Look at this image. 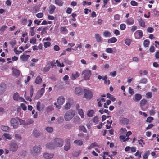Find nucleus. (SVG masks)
<instances>
[{
    "label": "nucleus",
    "mask_w": 159,
    "mask_h": 159,
    "mask_svg": "<svg viewBox=\"0 0 159 159\" xmlns=\"http://www.w3.org/2000/svg\"><path fill=\"white\" fill-rule=\"evenodd\" d=\"M75 112L74 111L70 110L66 112L65 114L64 118L66 121H69L74 116Z\"/></svg>",
    "instance_id": "nucleus-1"
},
{
    "label": "nucleus",
    "mask_w": 159,
    "mask_h": 159,
    "mask_svg": "<svg viewBox=\"0 0 159 159\" xmlns=\"http://www.w3.org/2000/svg\"><path fill=\"white\" fill-rule=\"evenodd\" d=\"M91 75V70L88 69L84 70L82 72V75H83L84 79L86 80H89Z\"/></svg>",
    "instance_id": "nucleus-2"
},
{
    "label": "nucleus",
    "mask_w": 159,
    "mask_h": 159,
    "mask_svg": "<svg viewBox=\"0 0 159 159\" xmlns=\"http://www.w3.org/2000/svg\"><path fill=\"white\" fill-rule=\"evenodd\" d=\"M64 141L61 138H56L54 140V143L56 147H61L63 144Z\"/></svg>",
    "instance_id": "nucleus-3"
},
{
    "label": "nucleus",
    "mask_w": 159,
    "mask_h": 159,
    "mask_svg": "<svg viewBox=\"0 0 159 159\" xmlns=\"http://www.w3.org/2000/svg\"><path fill=\"white\" fill-rule=\"evenodd\" d=\"M41 149V146H35L33 147V150L31 152V153L34 156L36 154L40 152Z\"/></svg>",
    "instance_id": "nucleus-4"
},
{
    "label": "nucleus",
    "mask_w": 159,
    "mask_h": 159,
    "mask_svg": "<svg viewBox=\"0 0 159 159\" xmlns=\"http://www.w3.org/2000/svg\"><path fill=\"white\" fill-rule=\"evenodd\" d=\"M18 148V146L17 143L14 142H11L9 145V149L10 151L15 152L17 150Z\"/></svg>",
    "instance_id": "nucleus-5"
},
{
    "label": "nucleus",
    "mask_w": 159,
    "mask_h": 159,
    "mask_svg": "<svg viewBox=\"0 0 159 159\" xmlns=\"http://www.w3.org/2000/svg\"><path fill=\"white\" fill-rule=\"evenodd\" d=\"M84 97L86 99H90L92 97V93L91 90L84 89Z\"/></svg>",
    "instance_id": "nucleus-6"
},
{
    "label": "nucleus",
    "mask_w": 159,
    "mask_h": 159,
    "mask_svg": "<svg viewBox=\"0 0 159 159\" xmlns=\"http://www.w3.org/2000/svg\"><path fill=\"white\" fill-rule=\"evenodd\" d=\"M143 31L140 30H137L134 34L135 38L137 39L141 38L143 36Z\"/></svg>",
    "instance_id": "nucleus-7"
},
{
    "label": "nucleus",
    "mask_w": 159,
    "mask_h": 159,
    "mask_svg": "<svg viewBox=\"0 0 159 159\" xmlns=\"http://www.w3.org/2000/svg\"><path fill=\"white\" fill-rule=\"evenodd\" d=\"M11 123L14 129H16L18 126V123L17 120L15 118H12L11 119Z\"/></svg>",
    "instance_id": "nucleus-8"
},
{
    "label": "nucleus",
    "mask_w": 159,
    "mask_h": 159,
    "mask_svg": "<svg viewBox=\"0 0 159 159\" xmlns=\"http://www.w3.org/2000/svg\"><path fill=\"white\" fill-rule=\"evenodd\" d=\"M70 139H66V143L64 147V149L66 151H67L70 148Z\"/></svg>",
    "instance_id": "nucleus-9"
},
{
    "label": "nucleus",
    "mask_w": 159,
    "mask_h": 159,
    "mask_svg": "<svg viewBox=\"0 0 159 159\" xmlns=\"http://www.w3.org/2000/svg\"><path fill=\"white\" fill-rule=\"evenodd\" d=\"M134 20L133 17L127 18L125 21V23L127 25H131L134 23Z\"/></svg>",
    "instance_id": "nucleus-10"
},
{
    "label": "nucleus",
    "mask_w": 159,
    "mask_h": 159,
    "mask_svg": "<svg viewBox=\"0 0 159 159\" xmlns=\"http://www.w3.org/2000/svg\"><path fill=\"white\" fill-rule=\"evenodd\" d=\"M46 147L47 148L50 149H54L56 147L54 143L52 142L48 143L46 145Z\"/></svg>",
    "instance_id": "nucleus-11"
},
{
    "label": "nucleus",
    "mask_w": 159,
    "mask_h": 159,
    "mask_svg": "<svg viewBox=\"0 0 159 159\" xmlns=\"http://www.w3.org/2000/svg\"><path fill=\"white\" fill-rule=\"evenodd\" d=\"M75 93L79 95L82 94L83 93V89L80 87H76L75 89Z\"/></svg>",
    "instance_id": "nucleus-12"
},
{
    "label": "nucleus",
    "mask_w": 159,
    "mask_h": 159,
    "mask_svg": "<svg viewBox=\"0 0 159 159\" xmlns=\"http://www.w3.org/2000/svg\"><path fill=\"white\" fill-rule=\"evenodd\" d=\"M65 98L64 97L61 96L59 97L57 100V102L58 104L62 105L64 102Z\"/></svg>",
    "instance_id": "nucleus-13"
},
{
    "label": "nucleus",
    "mask_w": 159,
    "mask_h": 159,
    "mask_svg": "<svg viewBox=\"0 0 159 159\" xmlns=\"http://www.w3.org/2000/svg\"><path fill=\"white\" fill-rule=\"evenodd\" d=\"M6 87V84L4 83L0 84V94H2L4 92Z\"/></svg>",
    "instance_id": "nucleus-14"
},
{
    "label": "nucleus",
    "mask_w": 159,
    "mask_h": 159,
    "mask_svg": "<svg viewBox=\"0 0 159 159\" xmlns=\"http://www.w3.org/2000/svg\"><path fill=\"white\" fill-rule=\"evenodd\" d=\"M44 157L46 159H50L52 158L54 156V154H49L47 153H45L43 155Z\"/></svg>",
    "instance_id": "nucleus-15"
},
{
    "label": "nucleus",
    "mask_w": 159,
    "mask_h": 159,
    "mask_svg": "<svg viewBox=\"0 0 159 159\" xmlns=\"http://www.w3.org/2000/svg\"><path fill=\"white\" fill-rule=\"evenodd\" d=\"M31 51H25L24 53V54L21 55L20 56V58L23 60V61H25V60H27L28 59V57L30 56L29 55H25L24 54L25 53L27 52H30Z\"/></svg>",
    "instance_id": "nucleus-16"
},
{
    "label": "nucleus",
    "mask_w": 159,
    "mask_h": 159,
    "mask_svg": "<svg viewBox=\"0 0 159 159\" xmlns=\"http://www.w3.org/2000/svg\"><path fill=\"white\" fill-rule=\"evenodd\" d=\"M129 121L128 119L125 118H122L120 120V123L124 125H127L129 123Z\"/></svg>",
    "instance_id": "nucleus-17"
},
{
    "label": "nucleus",
    "mask_w": 159,
    "mask_h": 159,
    "mask_svg": "<svg viewBox=\"0 0 159 159\" xmlns=\"http://www.w3.org/2000/svg\"><path fill=\"white\" fill-rule=\"evenodd\" d=\"M56 7L53 5L51 4L50 6L48 11L49 13L50 14L53 13Z\"/></svg>",
    "instance_id": "nucleus-18"
},
{
    "label": "nucleus",
    "mask_w": 159,
    "mask_h": 159,
    "mask_svg": "<svg viewBox=\"0 0 159 159\" xmlns=\"http://www.w3.org/2000/svg\"><path fill=\"white\" fill-rule=\"evenodd\" d=\"M45 91L44 88H42L38 92L37 96H38V98H39L41 97Z\"/></svg>",
    "instance_id": "nucleus-19"
},
{
    "label": "nucleus",
    "mask_w": 159,
    "mask_h": 159,
    "mask_svg": "<svg viewBox=\"0 0 159 159\" xmlns=\"http://www.w3.org/2000/svg\"><path fill=\"white\" fill-rule=\"evenodd\" d=\"M94 113V111L93 110H89L87 111V115L88 117H92Z\"/></svg>",
    "instance_id": "nucleus-20"
},
{
    "label": "nucleus",
    "mask_w": 159,
    "mask_h": 159,
    "mask_svg": "<svg viewBox=\"0 0 159 159\" xmlns=\"http://www.w3.org/2000/svg\"><path fill=\"white\" fill-rule=\"evenodd\" d=\"M95 38L96 39V41L98 42H102V39L101 36L99 34H95Z\"/></svg>",
    "instance_id": "nucleus-21"
},
{
    "label": "nucleus",
    "mask_w": 159,
    "mask_h": 159,
    "mask_svg": "<svg viewBox=\"0 0 159 159\" xmlns=\"http://www.w3.org/2000/svg\"><path fill=\"white\" fill-rule=\"evenodd\" d=\"M117 39L115 37H113L110 38L108 40V43H114L116 42Z\"/></svg>",
    "instance_id": "nucleus-22"
},
{
    "label": "nucleus",
    "mask_w": 159,
    "mask_h": 159,
    "mask_svg": "<svg viewBox=\"0 0 159 159\" xmlns=\"http://www.w3.org/2000/svg\"><path fill=\"white\" fill-rule=\"evenodd\" d=\"M139 23L140 26L142 27H145V22L142 19L139 20Z\"/></svg>",
    "instance_id": "nucleus-23"
},
{
    "label": "nucleus",
    "mask_w": 159,
    "mask_h": 159,
    "mask_svg": "<svg viewBox=\"0 0 159 159\" xmlns=\"http://www.w3.org/2000/svg\"><path fill=\"white\" fill-rule=\"evenodd\" d=\"M74 143L78 146H81L83 144V142L81 140H76L74 142Z\"/></svg>",
    "instance_id": "nucleus-24"
},
{
    "label": "nucleus",
    "mask_w": 159,
    "mask_h": 159,
    "mask_svg": "<svg viewBox=\"0 0 159 159\" xmlns=\"http://www.w3.org/2000/svg\"><path fill=\"white\" fill-rule=\"evenodd\" d=\"M12 74L13 75L15 76H18L20 74L19 70L16 69H15L13 70Z\"/></svg>",
    "instance_id": "nucleus-25"
},
{
    "label": "nucleus",
    "mask_w": 159,
    "mask_h": 159,
    "mask_svg": "<svg viewBox=\"0 0 159 159\" xmlns=\"http://www.w3.org/2000/svg\"><path fill=\"white\" fill-rule=\"evenodd\" d=\"M55 4L59 6H61L63 4V2L61 0H55Z\"/></svg>",
    "instance_id": "nucleus-26"
},
{
    "label": "nucleus",
    "mask_w": 159,
    "mask_h": 159,
    "mask_svg": "<svg viewBox=\"0 0 159 159\" xmlns=\"http://www.w3.org/2000/svg\"><path fill=\"white\" fill-rule=\"evenodd\" d=\"M80 76V74L78 72H77L75 74H73L72 75L71 79L73 80Z\"/></svg>",
    "instance_id": "nucleus-27"
},
{
    "label": "nucleus",
    "mask_w": 159,
    "mask_h": 159,
    "mask_svg": "<svg viewBox=\"0 0 159 159\" xmlns=\"http://www.w3.org/2000/svg\"><path fill=\"white\" fill-rule=\"evenodd\" d=\"M98 144L96 142L93 143L91 144V145L87 148L89 150L93 148L94 147L97 146L98 147Z\"/></svg>",
    "instance_id": "nucleus-28"
},
{
    "label": "nucleus",
    "mask_w": 159,
    "mask_h": 159,
    "mask_svg": "<svg viewBox=\"0 0 159 159\" xmlns=\"http://www.w3.org/2000/svg\"><path fill=\"white\" fill-rule=\"evenodd\" d=\"M42 81V79L41 78L40 76H38L36 77L35 82L37 84H39Z\"/></svg>",
    "instance_id": "nucleus-29"
},
{
    "label": "nucleus",
    "mask_w": 159,
    "mask_h": 159,
    "mask_svg": "<svg viewBox=\"0 0 159 159\" xmlns=\"http://www.w3.org/2000/svg\"><path fill=\"white\" fill-rule=\"evenodd\" d=\"M20 97L18 93H15L13 96V98L14 100L18 101L19 100Z\"/></svg>",
    "instance_id": "nucleus-30"
},
{
    "label": "nucleus",
    "mask_w": 159,
    "mask_h": 159,
    "mask_svg": "<svg viewBox=\"0 0 159 159\" xmlns=\"http://www.w3.org/2000/svg\"><path fill=\"white\" fill-rule=\"evenodd\" d=\"M107 97L110 99L112 101H115L116 100V98L112 95H111L109 93H107Z\"/></svg>",
    "instance_id": "nucleus-31"
},
{
    "label": "nucleus",
    "mask_w": 159,
    "mask_h": 159,
    "mask_svg": "<svg viewBox=\"0 0 159 159\" xmlns=\"http://www.w3.org/2000/svg\"><path fill=\"white\" fill-rule=\"evenodd\" d=\"M150 154V151L148 150L145 152L143 155V159H148V157Z\"/></svg>",
    "instance_id": "nucleus-32"
},
{
    "label": "nucleus",
    "mask_w": 159,
    "mask_h": 159,
    "mask_svg": "<svg viewBox=\"0 0 159 159\" xmlns=\"http://www.w3.org/2000/svg\"><path fill=\"white\" fill-rule=\"evenodd\" d=\"M33 134L34 136L35 137H37L40 135V133L36 129H34V130Z\"/></svg>",
    "instance_id": "nucleus-33"
},
{
    "label": "nucleus",
    "mask_w": 159,
    "mask_h": 159,
    "mask_svg": "<svg viewBox=\"0 0 159 159\" xmlns=\"http://www.w3.org/2000/svg\"><path fill=\"white\" fill-rule=\"evenodd\" d=\"M142 98V95L139 94L137 93L135 95V99L136 101H139Z\"/></svg>",
    "instance_id": "nucleus-34"
},
{
    "label": "nucleus",
    "mask_w": 159,
    "mask_h": 159,
    "mask_svg": "<svg viewBox=\"0 0 159 159\" xmlns=\"http://www.w3.org/2000/svg\"><path fill=\"white\" fill-rule=\"evenodd\" d=\"M78 113L81 116V118L84 117V115L83 110L82 109H80L78 110Z\"/></svg>",
    "instance_id": "nucleus-35"
},
{
    "label": "nucleus",
    "mask_w": 159,
    "mask_h": 159,
    "mask_svg": "<svg viewBox=\"0 0 159 159\" xmlns=\"http://www.w3.org/2000/svg\"><path fill=\"white\" fill-rule=\"evenodd\" d=\"M92 121L93 123H95V124H98V122H99V120L98 117L97 116H95L92 119Z\"/></svg>",
    "instance_id": "nucleus-36"
},
{
    "label": "nucleus",
    "mask_w": 159,
    "mask_h": 159,
    "mask_svg": "<svg viewBox=\"0 0 159 159\" xmlns=\"http://www.w3.org/2000/svg\"><path fill=\"white\" fill-rule=\"evenodd\" d=\"M1 128L2 130L7 131L9 130V127L7 126L2 125L1 126Z\"/></svg>",
    "instance_id": "nucleus-37"
},
{
    "label": "nucleus",
    "mask_w": 159,
    "mask_h": 159,
    "mask_svg": "<svg viewBox=\"0 0 159 159\" xmlns=\"http://www.w3.org/2000/svg\"><path fill=\"white\" fill-rule=\"evenodd\" d=\"M147 102V101L145 99H143L140 102V106H144Z\"/></svg>",
    "instance_id": "nucleus-38"
},
{
    "label": "nucleus",
    "mask_w": 159,
    "mask_h": 159,
    "mask_svg": "<svg viewBox=\"0 0 159 159\" xmlns=\"http://www.w3.org/2000/svg\"><path fill=\"white\" fill-rule=\"evenodd\" d=\"M45 130L48 132L51 133L53 131V129L52 127H47L45 128Z\"/></svg>",
    "instance_id": "nucleus-39"
},
{
    "label": "nucleus",
    "mask_w": 159,
    "mask_h": 159,
    "mask_svg": "<svg viewBox=\"0 0 159 159\" xmlns=\"http://www.w3.org/2000/svg\"><path fill=\"white\" fill-rule=\"evenodd\" d=\"M103 35L105 37H109L111 36V34L108 31H105L103 32Z\"/></svg>",
    "instance_id": "nucleus-40"
},
{
    "label": "nucleus",
    "mask_w": 159,
    "mask_h": 159,
    "mask_svg": "<svg viewBox=\"0 0 159 159\" xmlns=\"http://www.w3.org/2000/svg\"><path fill=\"white\" fill-rule=\"evenodd\" d=\"M121 16L118 14H116L114 15V18L116 20H119L120 19Z\"/></svg>",
    "instance_id": "nucleus-41"
},
{
    "label": "nucleus",
    "mask_w": 159,
    "mask_h": 159,
    "mask_svg": "<svg viewBox=\"0 0 159 159\" xmlns=\"http://www.w3.org/2000/svg\"><path fill=\"white\" fill-rule=\"evenodd\" d=\"M3 135L5 137L8 139L11 140L12 139L11 136L9 134L7 133H4Z\"/></svg>",
    "instance_id": "nucleus-42"
},
{
    "label": "nucleus",
    "mask_w": 159,
    "mask_h": 159,
    "mask_svg": "<svg viewBox=\"0 0 159 159\" xmlns=\"http://www.w3.org/2000/svg\"><path fill=\"white\" fill-rule=\"evenodd\" d=\"M131 42V40L129 39H126L125 41V43L128 46H129Z\"/></svg>",
    "instance_id": "nucleus-43"
},
{
    "label": "nucleus",
    "mask_w": 159,
    "mask_h": 159,
    "mask_svg": "<svg viewBox=\"0 0 159 159\" xmlns=\"http://www.w3.org/2000/svg\"><path fill=\"white\" fill-rule=\"evenodd\" d=\"M152 95V94L151 92H148L146 94V97L147 98L149 99L150 98Z\"/></svg>",
    "instance_id": "nucleus-44"
},
{
    "label": "nucleus",
    "mask_w": 159,
    "mask_h": 159,
    "mask_svg": "<svg viewBox=\"0 0 159 159\" xmlns=\"http://www.w3.org/2000/svg\"><path fill=\"white\" fill-rule=\"evenodd\" d=\"M147 82V80L146 78H142L139 82V83L146 84Z\"/></svg>",
    "instance_id": "nucleus-45"
},
{
    "label": "nucleus",
    "mask_w": 159,
    "mask_h": 159,
    "mask_svg": "<svg viewBox=\"0 0 159 159\" xmlns=\"http://www.w3.org/2000/svg\"><path fill=\"white\" fill-rule=\"evenodd\" d=\"M149 43H150V42L149 40H147V39L145 40L144 41V43H143V45H144V46L145 47H148L149 45Z\"/></svg>",
    "instance_id": "nucleus-46"
},
{
    "label": "nucleus",
    "mask_w": 159,
    "mask_h": 159,
    "mask_svg": "<svg viewBox=\"0 0 159 159\" xmlns=\"http://www.w3.org/2000/svg\"><path fill=\"white\" fill-rule=\"evenodd\" d=\"M15 137L16 139L19 141H20L21 139V136L19 134H16L15 135Z\"/></svg>",
    "instance_id": "nucleus-47"
},
{
    "label": "nucleus",
    "mask_w": 159,
    "mask_h": 159,
    "mask_svg": "<svg viewBox=\"0 0 159 159\" xmlns=\"http://www.w3.org/2000/svg\"><path fill=\"white\" fill-rule=\"evenodd\" d=\"M71 104L69 103H67L64 106V107L66 109H68L70 108L71 107Z\"/></svg>",
    "instance_id": "nucleus-48"
},
{
    "label": "nucleus",
    "mask_w": 159,
    "mask_h": 159,
    "mask_svg": "<svg viewBox=\"0 0 159 159\" xmlns=\"http://www.w3.org/2000/svg\"><path fill=\"white\" fill-rule=\"evenodd\" d=\"M80 130L82 131L83 132L85 133L87 132V130L86 128L84 126H80L79 127Z\"/></svg>",
    "instance_id": "nucleus-49"
},
{
    "label": "nucleus",
    "mask_w": 159,
    "mask_h": 159,
    "mask_svg": "<svg viewBox=\"0 0 159 159\" xmlns=\"http://www.w3.org/2000/svg\"><path fill=\"white\" fill-rule=\"evenodd\" d=\"M141 153H140L139 150H137L134 155L136 156H138V159H139L141 157Z\"/></svg>",
    "instance_id": "nucleus-50"
},
{
    "label": "nucleus",
    "mask_w": 159,
    "mask_h": 159,
    "mask_svg": "<svg viewBox=\"0 0 159 159\" xmlns=\"http://www.w3.org/2000/svg\"><path fill=\"white\" fill-rule=\"evenodd\" d=\"M154 31V29L152 27H148L147 29V31L149 33L153 32Z\"/></svg>",
    "instance_id": "nucleus-51"
},
{
    "label": "nucleus",
    "mask_w": 159,
    "mask_h": 159,
    "mask_svg": "<svg viewBox=\"0 0 159 159\" xmlns=\"http://www.w3.org/2000/svg\"><path fill=\"white\" fill-rule=\"evenodd\" d=\"M106 51L108 53H111L113 52V50L111 48H108L106 49Z\"/></svg>",
    "instance_id": "nucleus-52"
},
{
    "label": "nucleus",
    "mask_w": 159,
    "mask_h": 159,
    "mask_svg": "<svg viewBox=\"0 0 159 159\" xmlns=\"http://www.w3.org/2000/svg\"><path fill=\"white\" fill-rule=\"evenodd\" d=\"M126 26L125 24H121L120 25V28L122 30H124L126 28Z\"/></svg>",
    "instance_id": "nucleus-53"
},
{
    "label": "nucleus",
    "mask_w": 159,
    "mask_h": 159,
    "mask_svg": "<svg viewBox=\"0 0 159 159\" xmlns=\"http://www.w3.org/2000/svg\"><path fill=\"white\" fill-rule=\"evenodd\" d=\"M40 105H41L40 102L39 101H38L37 103L36 107H37V109L39 111H40Z\"/></svg>",
    "instance_id": "nucleus-54"
},
{
    "label": "nucleus",
    "mask_w": 159,
    "mask_h": 159,
    "mask_svg": "<svg viewBox=\"0 0 159 159\" xmlns=\"http://www.w3.org/2000/svg\"><path fill=\"white\" fill-rule=\"evenodd\" d=\"M86 4H87L88 6L90 5L91 4V2H88L85 0L83 1V5L85 6Z\"/></svg>",
    "instance_id": "nucleus-55"
},
{
    "label": "nucleus",
    "mask_w": 159,
    "mask_h": 159,
    "mask_svg": "<svg viewBox=\"0 0 159 159\" xmlns=\"http://www.w3.org/2000/svg\"><path fill=\"white\" fill-rule=\"evenodd\" d=\"M19 122H20V125H26V123H25L24 120H21L19 118H18Z\"/></svg>",
    "instance_id": "nucleus-56"
},
{
    "label": "nucleus",
    "mask_w": 159,
    "mask_h": 159,
    "mask_svg": "<svg viewBox=\"0 0 159 159\" xmlns=\"http://www.w3.org/2000/svg\"><path fill=\"white\" fill-rule=\"evenodd\" d=\"M30 41L31 43L35 44L36 42V39L34 38H33L30 39Z\"/></svg>",
    "instance_id": "nucleus-57"
},
{
    "label": "nucleus",
    "mask_w": 159,
    "mask_h": 159,
    "mask_svg": "<svg viewBox=\"0 0 159 159\" xmlns=\"http://www.w3.org/2000/svg\"><path fill=\"white\" fill-rule=\"evenodd\" d=\"M51 43L50 42L48 41L45 42L44 43V46L45 48H47L48 47H49L50 46Z\"/></svg>",
    "instance_id": "nucleus-58"
},
{
    "label": "nucleus",
    "mask_w": 159,
    "mask_h": 159,
    "mask_svg": "<svg viewBox=\"0 0 159 159\" xmlns=\"http://www.w3.org/2000/svg\"><path fill=\"white\" fill-rule=\"evenodd\" d=\"M153 120V118L152 117H148L146 120V122L148 123H151V121Z\"/></svg>",
    "instance_id": "nucleus-59"
},
{
    "label": "nucleus",
    "mask_w": 159,
    "mask_h": 159,
    "mask_svg": "<svg viewBox=\"0 0 159 159\" xmlns=\"http://www.w3.org/2000/svg\"><path fill=\"white\" fill-rule=\"evenodd\" d=\"M16 41L15 40L9 42V43L12 46V48H13V47L16 44Z\"/></svg>",
    "instance_id": "nucleus-60"
},
{
    "label": "nucleus",
    "mask_w": 159,
    "mask_h": 159,
    "mask_svg": "<svg viewBox=\"0 0 159 159\" xmlns=\"http://www.w3.org/2000/svg\"><path fill=\"white\" fill-rule=\"evenodd\" d=\"M43 14L42 13H39L36 14V17L39 18H40L43 17Z\"/></svg>",
    "instance_id": "nucleus-61"
},
{
    "label": "nucleus",
    "mask_w": 159,
    "mask_h": 159,
    "mask_svg": "<svg viewBox=\"0 0 159 159\" xmlns=\"http://www.w3.org/2000/svg\"><path fill=\"white\" fill-rule=\"evenodd\" d=\"M48 29V28L47 27H45L43 28L42 31H41V34H44L47 33L46 30Z\"/></svg>",
    "instance_id": "nucleus-62"
},
{
    "label": "nucleus",
    "mask_w": 159,
    "mask_h": 159,
    "mask_svg": "<svg viewBox=\"0 0 159 159\" xmlns=\"http://www.w3.org/2000/svg\"><path fill=\"white\" fill-rule=\"evenodd\" d=\"M27 20L25 18L23 19L21 21V23L22 25H25L27 24Z\"/></svg>",
    "instance_id": "nucleus-63"
},
{
    "label": "nucleus",
    "mask_w": 159,
    "mask_h": 159,
    "mask_svg": "<svg viewBox=\"0 0 159 159\" xmlns=\"http://www.w3.org/2000/svg\"><path fill=\"white\" fill-rule=\"evenodd\" d=\"M154 15L155 16H158L159 15V11H157L156 10H154L153 12Z\"/></svg>",
    "instance_id": "nucleus-64"
}]
</instances>
